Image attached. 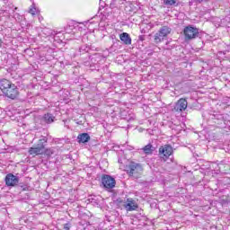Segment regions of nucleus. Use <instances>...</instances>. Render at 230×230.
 Listing matches in <instances>:
<instances>
[{
  "label": "nucleus",
  "mask_w": 230,
  "mask_h": 230,
  "mask_svg": "<svg viewBox=\"0 0 230 230\" xmlns=\"http://www.w3.org/2000/svg\"><path fill=\"white\" fill-rule=\"evenodd\" d=\"M91 141V136L88 133H81L77 137V142L79 145L89 143Z\"/></svg>",
  "instance_id": "obj_13"
},
{
  "label": "nucleus",
  "mask_w": 230,
  "mask_h": 230,
  "mask_svg": "<svg viewBox=\"0 0 230 230\" xmlns=\"http://www.w3.org/2000/svg\"><path fill=\"white\" fill-rule=\"evenodd\" d=\"M138 40H140L141 42H143L145 40V35H140L138 36Z\"/></svg>",
  "instance_id": "obj_24"
},
{
  "label": "nucleus",
  "mask_w": 230,
  "mask_h": 230,
  "mask_svg": "<svg viewBox=\"0 0 230 230\" xmlns=\"http://www.w3.org/2000/svg\"><path fill=\"white\" fill-rule=\"evenodd\" d=\"M56 119L57 117L53 113L47 112L40 118V123L41 125H51V123H55Z\"/></svg>",
  "instance_id": "obj_10"
},
{
  "label": "nucleus",
  "mask_w": 230,
  "mask_h": 230,
  "mask_svg": "<svg viewBox=\"0 0 230 230\" xmlns=\"http://www.w3.org/2000/svg\"><path fill=\"white\" fill-rule=\"evenodd\" d=\"M63 229H65V230L71 229V223L68 222V223H66L65 225H63Z\"/></svg>",
  "instance_id": "obj_21"
},
{
  "label": "nucleus",
  "mask_w": 230,
  "mask_h": 230,
  "mask_svg": "<svg viewBox=\"0 0 230 230\" xmlns=\"http://www.w3.org/2000/svg\"><path fill=\"white\" fill-rule=\"evenodd\" d=\"M84 224H85L86 227H87V226H91V223H89V222H85Z\"/></svg>",
  "instance_id": "obj_27"
},
{
  "label": "nucleus",
  "mask_w": 230,
  "mask_h": 230,
  "mask_svg": "<svg viewBox=\"0 0 230 230\" xmlns=\"http://www.w3.org/2000/svg\"><path fill=\"white\" fill-rule=\"evenodd\" d=\"M126 172L129 175V177H134L136 173H139V172H143V167L141 166V164H137L136 162H130L126 166Z\"/></svg>",
  "instance_id": "obj_7"
},
{
  "label": "nucleus",
  "mask_w": 230,
  "mask_h": 230,
  "mask_svg": "<svg viewBox=\"0 0 230 230\" xmlns=\"http://www.w3.org/2000/svg\"><path fill=\"white\" fill-rule=\"evenodd\" d=\"M170 33H172V28L168 26H163L162 28H160L159 31L154 36L155 44L163 42V40H164V38L168 37Z\"/></svg>",
  "instance_id": "obj_4"
},
{
  "label": "nucleus",
  "mask_w": 230,
  "mask_h": 230,
  "mask_svg": "<svg viewBox=\"0 0 230 230\" xmlns=\"http://www.w3.org/2000/svg\"><path fill=\"white\" fill-rule=\"evenodd\" d=\"M0 90L9 100H17L19 98V88L7 79L0 80Z\"/></svg>",
  "instance_id": "obj_1"
},
{
  "label": "nucleus",
  "mask_w": 230,
  "mask_h": 230,
  "mask_svg": "<svg viewBox=\"0 0 230 230\" xmlns=\"http://www.w3.org/2000/svg\"><path fill=\"white\" fill-rule=\"evenodd\" d=\"M4 181H5V184L8 187H13V186H17V184H19V177L13 175V173H8L5 176Z\"/></svg>",
  "instance_id": "obj_11"
},
{
  "label": "nucleus",
  "mask_w": 230,
  "mask_h": 230,
  "mask_svg": "<svg viewBox=\"0 0 230 230\" xmlns=\"http://www.w3.org/2000/svg\"><path fill=\"white\" fill-rule=\"evenodd\" d=\"M141 33H146V31L145 29H142Z\"/></svg>",
  "instance_id": "obj_26"
},
{
  "label": "nucleus",
  "mask_w": 230,
  "mask_h": 230,
  "mask_svg": "<svg viewBox=\"0 0 230 230\" xmlns=\"http://www.w3.org/2000/svg\"><path fill=\"white\" fill-rule=\"evenodd\" d=\"M119 39L121 42H123V44H125L126 46H130V44H132V38H130L129 33L122 32L119 35Z\"/></svg>",
  "instance_id": "obj_12"
},
{
  "label": "nucleus",
  "mask_w": 230,
  "mask_h": 230,
  "mask_svg": "<svg viewBox=\"0 0 230 230\" xmlns=\"http://www.w3.org/2000/svg\"><path fill=\"white\" fill-rule=\"evenodd\" d=\"M89 51H91V47L87 45H83L79 48L80 55H84V53H89Z\"/></svg>",
  "instance_id": "obj_17"
},
{
  "label": "nucleus",
  "mask_w": 230,
  "mask_h": 230,
  "mask_svg": "<svg viewBox=\"0 0 230 230\" xmlns=\"http://www.w3.org/2000/svg\"><path fill=\"white\" fill-rule=\"evenodd\" d=\"M142 151L146 154V155H152V154L155 152V147L152 144H147L142 148Z\"/></svg>",
  "instance_id": "obj_16"
},
{
  "label": "nucleus",
  "mask_w": 230,
  "mask_h": 230,
  "mask_svg": "<svg viewBox=\"0 0 230 230\" xmlns=\"http://www.w3.org/2000/svg\"><path fill=\"white\" fill-rule=\"evenodd\" d=\"M188 109V101L184 98H181L174 105V112H184Z\"/></svg>",
  "instance_id": "obj_9"
},
{
  "label": "nucleus",
  "mask_w": 230,
  "mask_h": 230,
  "mask_svg": "<svg viewBox=\"0 0 230 230\" xmlns=\"http://www.w3.org/2000/svg\"><path fill=\"white\" fill-rule=\"evenodd\" d=\"M15 10H17V7H14L13 11L12 13H15Z\"/></svg>",
  "instance_id": "obj_31"
},
{
  "label": "nucleus",
  "mask_w": 230,
  "mask_h": 230,
  "mask_svg": "<svg viewBox=\"0 0 230 230\" xmlns=\"http://www.w3.org/2000/svg\"><path fill=\"white\" fill-rule=\"evenodd\" d=\"M116 202L117 204H121L126 211H136V209L138 208L137 203L132 198L127 199V201H123V199H118Z\"/></svg>",
  "instance_id": "obj_6"
},
{
  "label": "nucleus",
  "mask_w": 230,
  "mask_h": 230,
  "mask_svg": "<svg viewBox=\"0 0 230 230\" xmlns=\"http://www.w3.org/2000/svg\"><path fill=\"white\" fill-rule=\"evenodd\" d=\"M91 202H96V199H94V198H92V201Z\"/></svg>",
  "instance_id": "obj_30"
},
{
  "label": "nucleus",
  "mask_w": 230,
  "mask_h": 230,
  "mask_svg": "<svg viewBox=\"0 0 230 230\" xmlns=\"http://www.w3.org/2000/svg\"><path fill=\"white\" fill-rule=\"evenodd\" d=\"M13 4H10L6 7L5 12H10V10H13Z\"/></svg>",
  "instance_id": "obj_23"
},
{
  "label": "nucleus",
  "mask_w": 230,
  "mask_h": 230,
  "mask_svg": "<svg viewBox=\"0 0 230 230\" xmlns=\"http://www.w3.org/2000/svg\"><path fill=\"white\" fill-rule=\"evenodd\" d=\"M3 46V40L0 39V48Z\"/></svg>",
  "instance_id": "obj_28"
},
{
  "label": "nucleus",
  "mask_w": 230,
  "mask_h": 230,
  "mask_svg": "<svg viewBox=\"0 0 230 230\" xmlns=\"http://www.w3.org/2000/svg\"><path fill=\"white\" fill-rule=\"evenodd\" d=\"M94 58H98V55H95V57L93 58L92 60H94Z\"/></svg>",
  "instance_id": "obj_29"
},
{
  "label": "nucleus",
  "mask_w": 230,
  "mask_h": 230,
  "mask_svg": "<svg viewBox=\"0 0 230 230\" xmlns=\"http://www.w3.org/2000/svg\"><path fill=\"white\" fill-rule=\"evenodd\" d=\"M46 145H48V137H41L35 146L30 147V155H42L46 149Z\"/></svg>",
  "instance_id": "obj_2"
},
{
  "label": "nucleus",
  "mask_w": 230,
  "mask_h": 230,
  "mask_svg": "<svg viewBox=\"0 0 230 230\" xmlns=\"http://www.w3.org/2000/svg\"><path fill=\"white\" fill-rule=\"evenodd\" d=\"M119 163L120 164H123V160H122L121 158H119Z\"/></svg>",
  "instance_id": "obj_25"
},
{
  "label": "nucleus",
  "mask_w": 230,
  "mask_h": 230,
  "mask_svg": "<svg viewBox=\"0 0 230 230\" xmlns=\"http://www.w3.org/2000/svg\"><path fill=\"white\" fill-rule=\"evenodd\" d=\"M164 3L167 6H177V0H164Z\"/></svg>",
  "instance_id": "obj_18"
},
{
  "label": "nucleus",
  "mask_w": 230,
  "mask_h": 230,
  "mask_svg": "<svg viewBox=\"0 0 230 230\" xmlns=\"http://www.w3.org/2000/svg\"><path fill=\"white\" fill-rule=\"evenodd\" d=\"M172 154H173V147L171 145L167 144L159 147L158 156L162 161H164V163H166L167 159H170Z\"/></svg>",
  "instance_id": "obj_5"
},
{
  "label": "nucleus",
  "mask_w": 230,
  "mask_h": 230,
  "mask_svg": "<svg viewBox=\"0 0 230 230\" xmlns=\"http://www.w3.org/2000/svg\"><path fill=\"white\" fill-rule=\"evenodd\" d=\"M183 34L185 37V40H193V39H198V37H201L202 32L200 31V29L193 25H188L183 29Z\"/></svg>",
  "instance_id": "obj_3"
},
{
  "label": "nucleus",
  "mask_w": 230,
  "mask_h": 230,
  "mask_svg": "<svg viewBox=\"0 0 230 230\" xmlns=\"http://www.w3.org/2000/svg\"><path fill=\"white\" fill-rule=\"evenodd\" d=\"M227 53H230V44H225V50L218 51V55H227Z\"/></svg>",
  "instance_id": "obj_19"
},
{
  "label": "nucleus",
  "mask_w": 230,
  "mask_h": 230,
  "mask_svg": "<svg viewBox=\"0 0 230 230\" xmlns=\"http://www.w3.org/2000/svg\"><path fill=\"white\" fill-rule=\"evenodd\" d=\"M21 188H22V191H29L30 190V186H28V185H22Z\"/></svg>",
  "instance_id": "obj_22"
},
{
  "label": "nucleus",
  "mask_w": 230,
  "mask_h": 230,
  "mask_svg": "<svg viewBox=\"0 0 230 230\" xmlns=\"http://www.w3.org/2000/svg\"><path fill=\"white\" fill-rule=\"evenodd\" d=\"M43 154H45V155H48V157H51V155H53V151L51 149H44Z\"/></svg>",
  "instance_id": "obj_20"
},
{
  "label": "nucleus",
  "mask_w": 230,
  "mask_h": 230,
  "mask_svg": "<svg viewBox=\"0 0 230 230\" xmlns=\"http://www.w3.org/2000/svg\"><path fill=\"white\" fill-rule=\"evenodd\" d=\"M210 119H214L215 123H217V125H220L225 121L224 115L220 113H215L210 115Z\"/></svg>",
  "instance_id": "obj_15"
},
{
  "label": "nucleus",
  "mask_w": 230,
  "mask_h": 230,
  "mask_svg": "<svg viewBox=\"0 0 230 230\" xmlns=\"http://www.w3.org/2000/svg\"><path fill=\"white\" fill-rule=\"evenodd\" d=\"M121 41L119 40H115L113 44L110 47L109 51L110 53H118L119 49H121Z\"/></svg>",
  "instance_id": "obj_14"
},
{
  "label": "nucleus",
  "mask_w": 230,
  "mask_h": 230,
  "mask_svg": "<svg viewBox=\"0 0 230 230\" xmlns=\"http://www.w3.org/2000/svg\"><path fill=\"white\" fill-rule=\"evenodd\" d=\"M102 184L103 188L112 190V188L116 186V180L109 174H103L102 177Z\"/></svg>",
  "instance_id": "obj_8"
}]
</instances>
